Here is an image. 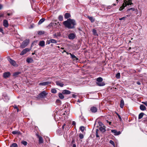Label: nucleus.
<instances>
[{"mask_svg":"<svg viewBox=\"0 0 147 147\" xmlns=\"http://www.w3.org/2000/svg\"><path fill=\"white\" fill-rule=\"evenodd\" d=\"M63 24L65 27L68 28L74 29L75 28L76 23L74 20L69 18L66 21H64Z\"/></svg>","mask_w":147,"mask_h":147,"instance_id":"f257e3e1","label":"nucleus"},{"mask_svg":"<svg viewBox=\"0 0 147 147\" xmlns=\"http://www.w3.org/2000/svg\"><path fill=\"white\" fill-rule=\"evenodd\" d=\"M131 1H132L131 0H125L122 6L119 9V11L122 10L127 5H131L133 4Z\"/></svg>","mask_w":147,"mask_h":147,"instance_id":"f03ea898","label":"nucleus"},{"mask_svg":"<svg viewBox=\"0 0 147 147\" xmlns=\"http://www.w3.org/2000/svg\"><path fill=\"white\" fill-rule=\"evenodd\" d=\"M103 79L101 77L98 78L96 79L97 81L96 82L97 84L99 86H102L105 85V83L102 82Z\"/></svg>","mask_w":147,"mask_h":147,"instance_id":"7ed1b4c3","label":"nucleus"},{"mask_svg":"<svg viewBox=\"0 0 147 147\" xmlns=\"http://www.w3.org/2000/svg\"><path fill=\"white\" fill-rule=\"evenodd\" d=\"M29 42V39H26L24 40L20 45V47L22 48L25 47L28 45Z\"/></svg>","mask_w":147,"mask_h":147,"instance_id":"20e7f679","label":"nucleus"},{"mask_svg":"<svg viewBox=\"0 0 147 147\" xmlns=\"http://www.w3.org/2000/svg\"><path fill=\"white\" fill-rule=\"evenodd\" d=\"M47 94L48 93H46L45 91H43L38 95V97L40 98H42L45 97Z\"/></svg>","mask_w":147,"mask_h":147,"instance_id":"39448f33","label":"nucleus"},{"mask_svg":"<svg viewBox=\"0 0 147 147\" xmlns=\"http://www.w3.org/2000/svg\"><path fill=\"white\" fill-rule=\"evenodd\" d=\"M30 49L26 48L24 49L20 53V55H23L25 54L27 52L29 51Z\"/></svg>","mask_w":147,"mask_h":147,"instance_id":"423d86ee","label":"nucleus"},{"mask_svg":"<svg viewBox=\"0 0 147 147\" xmlns=\"http://www.w3.org/2000/svg\"><path fill=\"white\" fill-rule=\"evenodd\" d=\"M76 36V35L74 33H71L69 34L68 37L71 40L74 39Z\"/></svg>","mask_w":147,"mask_h":147,"instance_id":"0eeeda50","label":"nucleus"},{"mask_svg":"<svg viewBox=\"0 0 147 147\" xmlns=\"http://www.w3.org/2000/svg\"><path fill=\"white\" fill-rule=\"evenodd\" d=\"M8 61L13 66H16L17 65V64L16 63V61L12 59L9 58Z\"/></svg>","mask_w":147,"mask_h":147,"instance_id":"6e6552de","label":"nucleus"},{"mask_svg":"<svg viewBox=\"0 0 147 147\" xmlns=\"http://www.w3.org/2000/svg\"><path fill=\"white\" fill-rule=\"evenodd\" d=\"M55 83L57 85L61 87H63L64 85L63 83L60 80L56 81Z\"/></svg>","mask_w":147,"mask_h":147,"instance_id":"1a4fd4ad","label":"nucleus"},{"mask_svg":"<svg viewBox=\"0 0 147 147\" xmlns=\"http://www.w3.org/2000/svg\"><path fill=\"white\" fill-rule=\"evenodd\" d=\"M10 75V73L9 72H5L3 73V76L4 78H9Z\"/></svg>","mask_w":147,"mask_h":147,"instance_id":"9d476101","label":"nucleus"},{"mask_svg":"<svg viewBox=\"0 0 147 147\" xmlns=\"http://www.w3.org/2000/svg\"><path fill=\"white\" fill-rule=\"evenodd\" d=\"M111 131L115 136L121 134V132L120 131H117L115 129H112L111 130Z\"/></svg>","mask_w":147,"mask_h":147,"instance_id":"9b49d317","label":"nucleus"},{"mask_svg":"<svg viewBox=\"0 0 147 147\" xmlns=\"http://www.w3.org/2000/svg\"><path fill=\"white\" fill-rule=\"evenodd\" d=\"M3 24L5 27H7L9 26L7 20H4L3 22Z\"/></svg>","mask_w":147,"mask_h":147,"instance_id":"f8f14e48","label":"nucleus"},{"mask_svg":"<svg viewBox=\"0 0 147 147\" xmlns=\"http://www.w3.org/2000/svg\"><path fill=\"white\" fill-rule=\"evenodd\" d=\"M62 94H69L71 93V92L69 90H63L62 92Z\"/></svg>","mask_w":147,"mask_h":147,"instance_id":"ddd939ff","label":"nucleus"},{"mask_svg":"<svg viewBox=\"0 0 147 147\" xmlns=\"http://www.w3.org/2000/svg\"><path fill=\"white\" fill-rule=\"evenodd\" d=\"M90 110L93 113H96L97 111V109L96 107H92L91 108Z\"/></svg>","mask_w":147,"mask_h":147,"instance_id":"4468645a","label":"nucleus"},{"mask_svg":"<svg viewBox=\"0 0 147 147\" xmlns=\"http://www.w3.org/2000/svg\"><path fill=\"white\" fill-rule=\"evenodd\" d=\"M56 24V23H51L49 24V25L47 27L48 28H53L54 27Z\"/></svg>","mask_w":147,"mask_h":147,"instance_id":"2eb2a0df","label":"nucleus"},{"mask_svg":"<svg viewBox=\"0 0 147 147\" xmlns=\"http://www.w3.org/2000/svg\"><path fill=\"white\" fill-rule=\"evenodd\" d=\"M51 82H43L40 83L39 84L41 86H45L48 85L49 84H50Z\"/></svg>","mask_w":147,"mask_h":147,"instance_id":"dca6fc26","label":"nucleus"},{"mask_svg":"<svg viewBox=\"0 0 147 147\" xmlns=\"http://www.w3.org/2000/svg\"><path fill=\"white\" fill-rule=\"evenodd\" d=\"M69 54L70 55L71 58L73 60H78V58H77L74 55L72 54L71 53H69Z\"/></svg>","mask_w":147,"mask_h":147,"instance_id":"f3484780","label":"nucleus"},{"mask_svg":"<svg viewBox=\"0 0 147 147\" xmlns=\"http://www.w3.org/2000/svg\"><path fill=\"white\" fill-rule=\"evenodd\" d=\"M26 62L28 63H31L33 61V60L31 58H28L26 59Z\"/></svg>","mask_w":147,"mask_h":147,"instance_id":"a211bd4d","label":"nucleus"},{"mask_svg":"<svg viewBox=\"0 0 147 147\" xmlns=\"http://www.w3.org/2000/svg\"><path fill=\"white\" fill-rule=\"evenodd\" d=\"M38 45L41 47H44L45 45V41L43 40L40 41Z\"/></svg>","mask_w":147,"mask_h":147,"instance_id":"6ab92c4d","label":"nucleus"},{"mask_svg":"<svg viewBox=\"0 0 147 147\" xmlns=\"http://www.w3.org/2000/svg\"><path fill=\"white\" fill-rule=\"evenodd\" d=\"M38 137L39 138V143H42L43 142V139L42 137L39 136H38Z\"/></svg>","mask_w":147,"mask_h":147,"instance_id":"aec40b11","label":"nucleus"},{"mask_svg":"<svg viewBox=\"0 0 147 147\" xmlns=\"http://www.w3.org/2000/svg\"><path fill=\"white\" fill-rule=\"evenodd\" d=\"M124 105V101L123 99H121L120 101V107L121 108H123Z\"/></svg>","mask_w":147,"mask_h":147,"instance_id":"412c9836","label":"nucleus"},{"mask_svg":"<svg viewBox=\"0 0 147 147\" xmlns=\"http://www.w3.org/2000/svg\"><path fill=\"white\" fill-rule=\"evenodd\" d=\"M140 109L142 111H144L146 109V107L143 105H140Z\"/></svg>","mask_w":147,"mask_h":147,"instance_id":"4be33fe9","label":"nucleus"},{"mask_svg":"<svg viewBox=\"0 0 147 147\" xmlns=\"http://www.w3.org/2000/svg\"><path fill=\"white\" fill-rule=\"evenodd\" d=\"M87 17L91 21L92 23H93L95 19L93 18L92 17L88 16Z\"/></svg>","mask_w":147,"mask_h":147,"instance_id":"5701e85b","label":"nucleus"},{"mask_svg":"<svg viewBox=\"0 0 147 147\" xmlns=\"http://www.w3.org/2000/svg\"><path fill=\"white\" fill-rule=\"evenodd\" d=\"M71 17L70 14L68 13H66L64 15V17L66 19H67Z\"/></svg>","mask_w":147,"mask_h":147,"instance_id":"b1692460","label":"nucleus"},{"mask_svg":"<svg viewBox=\"0 0 147 147\" xmlns=\"http://www.w3.org/2000/svg\"><path fill=\"white\" fill-rule=\"evenodd\" d=\"M99 130L100 131L102 132H104L106 131L105 129L102 127H100L99 128Z\"/></svg>","mask_w":147,"mask_h":147,"instance_id":"393cba45","label":"nucleus"},{"mask_svg":"<svg viewBox=\"0 0 147 147\" xmlns=\"http://www.w3.org/2000/svg\"><path fill=\"white\" fill-rule=\"evenodd\" d=\"M58 96L59 98L61 99H63L64 98V96L63 95L62 93H59V94Z\"/></svg>","mask_w":147,"mask_h":147,"instance_id":"a878e982","label":"nucleus"},{"mask_svg":"<svg viewBox=\"0 0 147 147\" xmlns=\"http://www.w3.org/2000/svg\"><path fill=\"white\" fill-rule=\"evenodd\" d=\"M12 133L13 135L17 134L19 135L20 134V132L19 131H13L12 132Z\"/></svg>","mask_w":147,"mask_h":147,"instance_id":"bb28decb","label":"nucleus"},{"mask_svg":"<svg viewBox=\"0 0 147 147\" xmlns=\"http://www.w3.org/2000/svg\"><path fill=\"white\" fill-rule=\"evenodd\" d=\"M37 33L39 35H41L44 34L45 32L44 31H39Z\"/></svg>","mask_w":147,"mask_h":147,"instance_id":"cd10ccee","label":"nucleus"},{"mask_svg":"<svg viewBox=\"0 0 147 147\" xmlns=\"http://www.w3.org/2000/svg\"><path fill=\"white\" fill-rule=\"evenodd\" d=\"M45 20V19L44 18L41 19L38 22L39 24H40L43 23Z\"/></svg>","mask_w":147,"mask_h":147,"instance_id":"c85d7f7f","label":"nucleus"},{"mask_svg":"<svg viewBox=\"0 0 147 147\" xmlns=\"http://www.w3.org/2000/svg\"><path fill=\"white\" fill-rule=\"evenodd\" d=\"M144 114L143 113H140L139 115L138 119H141L142 117Z\"/></svg>","mask_w":147,"mask_h":147,"instance_id":"c756f323","label":"nucleus"},{"mask_svg":"<svg viewBox=\"0 0 147 147\" xmlns=\"http://www.w3.org/2000/svg\"><path fill=\"white\" fill-rule=\"evenodd\" d=\"M130 10H132L133 11H135L136 10V9L135 8H130L128 9L127 10V11L128 12V13H129V11Z\"/></svg>","mask_w":147,"mask_h":147,"instance_id":"7c9ffc66","label":"nucleus"},{"mask_svg":"<svg viewBox=\"0 0 147 147\" xmlns=\"http://www.w3.org/2000/svg\"><path fill=\"white\" fill-rule=\"evenodd\" d=\"M10 147H18V145L16 143H13L11 145Z\"/></svg>","mask_w":147,"mask_h":147,"instance_id":"2f4dec72","label":"nucleus"},{"mask_svg":"<svg viewBox=\"0 0 147 147\" xmlns=\"http://www.w3.org/2000/svg\"><path fill=\"white\" fill-rule=\"evenodd\" d=\"M63 18L62 16L60 15L59 16L58 19L60 21H62L63 20Z\"/></svg>","mask_w":147,"mask_h":147,"instance_id":"473e14b6","label":"nucleus"},{"mask_svg":"<svg viewBox=\"0 0 147 147\" xmlns=\"http://www.w3.org/2000/svg\"><path fill=\"white\" fill-rule=\"evenodd\" d=\"M21 143L25 146H26L27 144V142L24 140H23L21 142Z\"/></svg>","mask_w":147,"mask_h":147,"instance_id":"72a5a7b5","label":"nucleus"},{"mask_svg":"<svg viewBox=\"0 0 147 147\" xmlns=\"http://www.w3.org/2000/svg\"><path fill=\"white\" fill-rule=\"evenodd\" d=\"M51 42L52 43H56L57 42V40L54 39H50Z\"/></svg>","mask_w":147,"mask_h":147,"instance_id":"f704fd0d","label":"nucleus"},{"mask_svg":"<svg viewBox=\"0 0 147 147\" xmlns=\"http://www.w3.org/2000/svg\"><path fill=\"white\" fill-rule=\"evenodd\" d=\"M92 32L94 35H97L98 34L97 33L96 30L94 29L93 30Z\"/></svg>","mask_w":147,"mask_h":147,"instance_id":"c9c22d12","label":"nucleus"},{"mask_svg":"<svg viewBox=\"0 0 147 147\" xmlns=\"http://www.w3.org/2000/svg\"><path fill=\"white\" fill-rule=\"evenodd\" d=\"M120 74L119 73H117L116 75V77L117 79H119L120 78Z\"/></svg>","mask_w":147,"mask_h":147,"instance_id":"e433bc0d","label":"nucleus"},{"mask_svg":"<svg viewBox=\"0 0 147 147\" xmlns=\"http://www.w3.org/2000/svg\"><path fill=\"white\" fill-rule=\"evenodd\" d=\"M57 91L55 89H52L51 90V92L53 93H56L57 92Z\"/></svg>","mask_w":147,"mask_h":147,"instance_id":"4c0bfd02","label":"nucleus"},{"mask_svg":"<svg viewBox=\"0 0 147 147\" xmlns=\"http://www.w3.org/2000/svg\"><path fill=\"white\" fill-rule=\"evenodd\" d=\"M79 137L80 139H82L84 138V136L83 134H79Z\"/></svg>","mask_w":147,"mask_h":147,"instance_id":"58836bf2","label":"nucleus"},{"mask_svg":"<svg viewBox=\"0 0 147 147\" xmlns=\"http://www.w3.org/2000/svg\"><path fill=\"white\" fill-rule=\"evenodd\" d=\"M80 130H81L82 132H83L84 130V127L82 126L80 127Z\"/></svg>","mask_w":147,"mask_h":147,"instance_id":"ea45409f","label":"nucleus"},{"mask_svg":"<svg viewBox=\"0 0 147 147\" xmlns=\"http://www.w3.org/2000/svg\"><path fill=\"white\" fill-rule=\"evenodd\" d=\"M98 129H96V136L97 138L99 137V136L98 134Z\"/></svg>","mask_w":147,"mask_h":147,"instance_id":"a19ab883","label":"nucleus"},{"mask_svg":"<svg viewBox=\"0 0 147 147\" xmlns=\"http://www.w3.org/2000/svg\"><path fill=\"white\" fill-rule=\"evenodd\" d=\"M109 142L110 144H111L113 145V146H114L115 145V144L113 141L112 140H110L109 141Z\"/></svg>","mask_w":147,"mask_h":147,"instance_id":"79ce46f5","label":"nucleus"},{"mask_svg":"<svg viewBox=\"0 0 147 147\" xmlns=\"http://www.w3.org/2000/svg\"><path fill=\"white\" fill-rule=\"evenodd\" d=\"M117 115L118 116V117L119 118V119L120 120V121H121L122 120V119H121V116H120V115L118 113H117Z\"/></svg>","mask_w":147,"mask_h":147,"instance_id":"37998d69","label":"nucleus"},{"mask_svg":"<svg viewBox=\"0 0 147 147\" xmlns=\"http://www.w3.org/2000/svg\"><path fill=\"white\" fill-rule=\"evenodd\" d=\"M126 18V17H123V18H119V20H125V18Z\"/></svg>","mask_w":147,"mask_h":147,"instance_id":"c03bdc74","label":"nucleus"},{"mask_svg":"<svg viewBox=\"0 0 147 147\" xmlns=\"http://www.w3.org/2000/svg\"><path fill=\"white\" fill-rule=\"evenodd\" d=\"M142 103L147 106V101L143 102Z\"/></svg>","mask_w":147,"mask_h":147,"instance_id":"a18cd8bd","label":"nucleus"},{"mask_svg":"<svg viewBox=\"0 0 147 147\" xmlns=\"http://www.w3.org/2000/svg\"><path fill=\"white\" fill-rule=\"evenodd\" d=\"M106 121L107 123H109L110 125H111V122L109 121L108 120H106Z\"/></svg>","mask_w":147,"mask_h":147,"instance_id":"49530a36","label":"nucleus"},{"mask_svg":"<svg viewBox=\"0 0 147 147\" xmlns=\"http://www.w3.org/2000/svg\"><path fill=\"white\" fill-rule=\"evenodd\" d=\"M51 40H48L47 41V44H50V43H51Z\"/></svg>","mask_w":147,"mask_h":147,"instance_id":"de8ad7c7","label":"nucleus"},{"mask_svg":"<svg viewBox=\"0 0 147 147\" xmlns=\"http://www.w3.org/2000/svg\"><path fill=\"white\" fill-rule=\"evenodd\" d=\"M76 124V123L75 121H73L72 123V125H75Z\"/></svg>","mask_w":147,"mask_h":147,"instance_id":"09e8293b","label":"nucleus"},{"mask_svg":"<svg viewBox=\"0 0 147 147\" xmlns=\"http://www.w3.org/2000/svg\"><path fill=\"white\" fill-rule=\"evenodd\" d=\"M56 102L57 103H59L61 101L60 100L57 99L56 100Z\"/></svg>","mask_w":147,"mask_h":147,"instance_id":"8fccbe9b","label":"nucleus"},{"mask_svg":"<svg viewBox=\"0 0 147 147\" xmlns=\"http://www.w3.org/2000/svg\"><path fill=\"white\" fill-rule=\"evenodd\" d=\"M3 6L1 4H0V10L1 9L3 8Z\"/></svg>","mask_w":147,"mask_h":147,"instance_id":"3c124183","label":"nucleus"},{"mask_svg":"<svg viewBox=\"0 0 147 147\" xmlns=\"http://www.w3.org/2000/svg\"><path fill=\"white\" fill-rule=\"evenodd\" d=\"M136 83H137V84H138V85H140V84H141V83H140V82H139V81H137V82Z\"/></svg>","mask_w":147,"mask_h":147,"instance_id":"603ef678","label":"nucleus"},{"mask_svg":"<svg viewBox=\"0 0 147 147\" xmlns=\"http://www.w3.org/2000/svg\"><path fill=\"white\" fill-rule=\"evenodd\" d=\"M76 96L74 94H73L72 95V97L73 98H75L76 97Z\"/></svg>","mask_w":147,"mask_h":147,"instance_id":"864d4df0","label":"nucleus"},{"mask_svg":"<svg viewBox=\"0 0 147 147\" xmlns=\"http://www.w3.org/2000/svg\"><path fill=\"white\" fill-rule=\"evenodd\" d=\"M14 107L15 109H18V107L16 105H14Z\"/></svg>","mask_w":147,"mask_h":147,"instance_id":"5fc2aeb1","label":"nucleus"},{"mask_svg":"<svg viewBox=\"0 0 147 147\" xmlns=\"http://www.w3.org/2000/svg\"><path fill=\"white\" fill-rule=\"evenodd\" d=\"M3 29L2 28H0V32L3 33Z\"/></svg>","mask_w":147,"mask_h":147,"instance_id":"6e6d98bb","label":"nucleus"},{"mask_svg":"<svg viewBox=\"0 0 147 147\" xmlns=\"http://www.w3.org/2000/svg\"><path fill=\"white\" fill-rule=\"evenodd\" d=\"M117 5V4L115 3H114L111 6L113 7V6H116Z\"/></svg>","mask_w":147,"mask_h":147,"instance_id":"4d7b16f0","label":"nucleus"},{"mask_svg":"<svg viewBox=\"0 0 147 147\" xmlns=\"http://www.w3.org/2000/svg\"><path fill=\"white\" fill-rule=\"evenodd\" d=\"M66 125L65 124H64V125H63L62 127V128L63 129H64V126Z\"/></svg>","mask_w":147,"mask_h":147,"instance_id":"13d9d810","label":"nucleus"},{"mask_svg":"<svg viewBox=\"0 0 147 147\" xmlns=\"http://www.w3.org/2000/svg\"><path fill=\"white\" fill-rule=\"evenodd\" d=\"M12 14V13H7V15L8 16H9L10 15H11Z\"/></svg>","mask_w":147,"mask_h":147,"instance_id":"bf43d9fd","label":"nucleus"},{"mask_svg":"<svg viewBox=\"0 0 147 147\" xmlns=\"http://www.w3.org/2000/svg\"><path fill=\"white\" fill-rule=\"evenodd\" d=\"M53 36L55 37L57 36V35L56 34H54Z\"/></svg>","mask_w":147,"mask_h":147,"instance_id":"052dcab7","label":"nucleus"},{"mask_svg":"<svg viewBox=\"0 0 147 147\" xmlns=\"http://www.w3.org/2000/svg\"><path fill=\"white\" fill-rule=\"evenodd\" d=\"M73 147H76V145L75 144H74L73 145Z\"/></svg>","mask_w":147,"mask_h":147,"instance_id":"680f3d73","label":"nucleus"},{"mask_svg":"<svg viewBox=\"0 0 147 147\" xmlns=\"http://www.w3.org/2000/svg\"><path fill=\"white\" fill-rule=\"evenodd\" d=\"M18 74V73H16L14 74V75H17Z\"/></svg>","mask_w":147,"mask_h":147,"instance_id":"e2e57ef3","label":"nucleus"},{"mask_svg":"<svg viewBox=\"0 0 147 147\" xmlns=\"http://www.w3.org/2000/svg\"><path fill=\"white\" fill-rule=\"evenodd\" d=\"M130 16V15H126V17H126L127 18V17H128Z\"/></svg>","mask_w":147,"mask_h":147,"instance_id":"0e129e2a","label":"nucleus"},{"mask_svg":"<svg viewBox=\"0 0 147 147\" xmlns=\"http://www.w3.org/2000/svg\"><path fill=\"white\" fill-rule=\"evenodd\" d=\"M66 52V51L65 50H64L63 51V52H62V53H63L64 52Z\"/></svg>","mask_w":147,"mask_h":147,"instance_id":"69168bd1","label":"nucleus"},{"mask_svg":"<svg viewBox=\"0 0 147 147\" xmlns=\"http://www.w3.org/2000/svg\"><path fill=\"white\" fill-rule=\"evenodd\" d=\"M66 53L67 54V55L69 54V53L68 52H67L66 51Z\"/></svg>","mask_w":147,"mask_h":147,"instance_id":"338daca9","label":"nucleus"},{"mask_svg":"<svg viewBox=\"0 0 147 147\" xmlns=\"http://www.w3.org/2000/svg\"><path fill=\"white\" fill-rule=\"evenodd\" d=\"M3 14H1V15H0V17H2L3 16Z\"/></svg>","mask_w":147,"mask_h":147,"instance_id":"774afa93","label":"nucleus"}]
</instances>
